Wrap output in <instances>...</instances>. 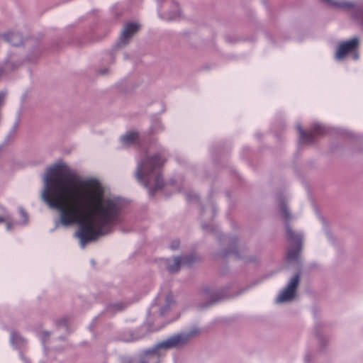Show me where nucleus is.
I'll list each match as a JSON object with an SVG mask.
<instances>
[{"label":"nucleus","mask_w":363,"mask_h":363,"mask_svg":"<svg viewBox=\"0 0 363 363\" xmlns=\"http://www.w3.org/2000/svg\"><path fill=\"white\" fill-rule=\"evenodd\" d=\"M43 181L42 200L57 211L60 225L79 226L77 236L82 248L110 233L123 219L118 198L97 179L75 177L62 162L49 166Z\"/></svg>","instance_id":"obj_1"},{"label":"nucleus","mask_w":363,"mask_h":363,"mask_svg":"<svg viewBox=\"0 0 363 363\" xmlns=\"http://www.w3.org/2000/svg\"><path fill=\"white\" fill-rule=\"evenodd\" d=\"M164 162V160L159 159L158 156L152 158H147L138 164L135 173L138 182L149 189L150 192L160 189L162 187L163 182L157 172V169L160 167Z\"/></svg>","instance_id":"obj_2"},{"label":"nucleus","mask_w":363,"mask_h":363,"mask_svg":"<svg viewBox=\"0 0 363 363\" xmlns=\"http://www.w3.org/2000/svg\"><path fill=\"white\" fill-rule=\"evenodd\" d=\"M358 45L359 40L356 38L340 43L336 51L335 59L340 61L345 57L351 55L354 60H357L359 58V55L357 53Z\"/></svg>","instance_id":"obj_3"},{"label":"nucleus","mask_w":363,"mask_h":363,"mask_svg":"<svg viewBox=\"0 0 363 363\" xmlns=\"http://www.w3.org/2000/svg\"><path fill=\"white\" fill-rule=\"evenodd\" d=\"M158 12L160 16L166 21L176 20L181 15L180 9L174 0H164Z\"/></svg>","instance_id":"obj_4"},{"label":"nucleus","mask_w":363,"mask_h":363,"mask_svg":"<svg viewBox=\"0 0 363 363\" xmlns=\"http://www.w3.org/2000/svg\"><path fill=\"white\" fill-rule=\"evenodd\" d=\"M173 304L172 298L170 296H160L157 298L150 311L149 315L161 316L165 315L172 308Z\"/></svg>","instance_id":"obj_5"},{"label":"nucleus","mask_w":363,"mask_h":363,"mask_svg":"<svg viewBox=\"0 0 363 363\" xmlns=\"http://www.w3.org/2000/svg\"><path fill=\"white\" fill-rule=\"evenodd\" d=\"M188 340V335L185 334H179L174 335L166 340H164L155 346L148 353H156L161 350H167L174 347L184 345Z\"/></svg>","instance_id":"obj_6"},{"label":"nucleus","mask_w":363,"mask_h":363,"mask_svg":"<svg viewBox=\"0 0 363 363\" xmlns=\"http://www.w3.org/2000/svg\"><path fill=\"white\" fill-rule=\"evenodd\" d=\"M299 283V275L296 274L291 279L289 284L284 289L277 298L276 301L281 303L292 301L296 296V290Z\"/></svg>","instance_id":"obj_7"},{"label":"nucleus","mask_w":363,"mask_h":363,"mask_svg":"<svg viewBox=\"0 0 363 363\" xmlns=\"http://www.w3.org/2000/svg\"><path fill=\"white\" fill-rule=\"evenodd\" d=\"M19 216L20 218L14 222L12 220L11 215L8 212H4L2 216H0V223H5L7 230H11L16 225H26L28 223V216L22 208H19Z\"/></svg>","instance_id":"obj_8"},{"label":"nucleus","mask_w":363,"mask_h":363,"mask_svg":"<svg viewBox=\"0 0 363 363\" xmlns=\"http://www.w3.org/2000/svg\"><path fill=\"white\" fill-rule=\"evenodd\" d=\"M140 26L138 23H128L125 26L121 38H120V43L121 45H125L127 43L128 40L137 33L139 30Z\"/></svg>","instance_id":"obj_9"},{"label":"nucleus","mask_w":363,"mask_h":363,"mask_svg":"<svg viewBox=\"0 0 363 363\" xmlns=\"http://www.w3.org/2000/svg\"><path fill=\"white\" fill-rule=\"evenodd\" d=\"M182 264L181 259L178 257L167 260V267L171 273L176 272L179 269Z\"/></svg>","instance_id":"obj_10"},{"label":"nucleus","mask_w":363,"mask_h":363,"mask_svg":"<svg viewBox=\"0 0 363 363\" xmlns=\"http://www.w3.org/2000/svg\"><path fill=\"white\" fill-rule=\"evenodd\" d=\"M138 138V134L135 132H130L121 138V141L124 146L133 144Z\"/></svg>","instance_id":"obj_11"},{"label":"nucleus","mask_w":363,"mask_h":363,"mask_svg":"<svg viewBox=\"0 0 363 363\" xmlns=\"http://www.w3.org/2000/svg\"><path fill=\"white\" fill-rule=\"evenodd\" d=\"M11 343L14 347H18L24 344V339L16 333H12L10 337Z\"/></svg>","instance_id":"obj_12"},{"label":"nucleus","mask_w":363,"mask_h":363,"mask_svg":"<svg viewBox=\"0 0 363 363\" xmlns=\"http://www.w3.org/2000/svg\"><path fill=\"white\" fill-rule=\"evenodd\" d=\"M4 38L6 41L11 43L13 45H18V42L15 40V39H18V40L20 39V36L17 34H7V35H5L4 36Z\"/></svg>","instance_id":"obj_13"},{"label":"nucleus","mask_w":363,"mask_h":363,"mask_svg":"<svg viewBox=\"0 0 363 363\" xmlns=\"http://www.w3.org/2000/svg\"><path fill=\"white\" fill-rule=\"evenodd\" d=\"M287 233H288L289 238L291 240V242L294 241V242H296V243L299 242V240L301 239L300 236L296 237L294 235V233L292 232V230L291 229H289V228H287Z\"/></svg>","instance_id":"obj_14"},{"label":"nucleus","mask_w":363,"mask_h":363,"mask_svg":"<svg viewBox=\"0 0 363 363\" xmlns=\"http://www.w3.org/2000/svg\"><path fill=\"white\" fill-rule=\"evenodd\" d=\"M297 128L298 129L299 134H300V138L302 142H305L306 140V136L307 135L305 133L303 130L301 128L300 125L297 126Z\"/></svg>","instance_id":"obj_15"},{"label":"nucleus","mask_w":363,"mask_h":363,"mask_svg":"<svg viewBox=\"0 0 363 363\" xmlns=\"http://www.w3.org/2000/svg\"><path fill=\"white\" fill-rule=\"evenodd\" d=\"M281 213L284 218H285V219L289 218V214L288 210L285 206H281Z\"/></svg>","instance_id":"obj_16"},{"label":"nucleus","mask_w":363,"mask_h":363,"mask_svg":"<svg viewBox=\"0 0 363 363\" xmlns=\"http://www.w3.org/2000/svg\"><path fill=\"white\" fill-rule=\"evenodd\" d=\"M298 250L296 251H295V252L289 251V253H288L287 258L289 259H290V260H292V259H295L297 257V255H298Z\"/></svg>","instance_id":"obj_17"},{"label":"nucleus","mask_w":363,"mask_h":363,"mask_svg":"<svg viewBox=\"0 0 363 363\" xmlns=\"http://www.w3.org/2000/svg\"><path fill=\"white\" fill-rule=\"evenodd\" d=\"M16 57L13 56L6 62V68L10 69L14 67L13 65V62L16 60Z\"/></svg>","instance_id":"obj_18"},{"label":"nucleus","mask_w":363,"mask_h":363,"mask_svg":"<svg viewBox=\"0 0 363 363\" xmlns=\"http://www.w3.org/2000/svg\"><path fill=\"white\" fill-rule=\"evenodd\" d=\"M123 308V306H113V311H120Z\"/></svg>","instance_id":"obj_19"},{"label":"nucleus","mask_w":363,"mask_h":363,"mask_svg":"<svg viewBox=\"0 0 363 363\" xmlns=\"http://www.w3.org/2000/svg\"><path fill=\"white\" fill-rule=\"evenodd\" d=\"M5 94L4 93H0V106L2 104Z\"/></svg>","instance_id":"obj_20"},{"label":"nucleus","mask_w":363,"mask_h":363,"mask_svg":"<svg viewBox=\"0 0 363 363\" xmlns=\"http://www.w3.org/2000/svg\"><path fill=\"white\" fill-rule=\"evenodd\" d=\"M45 336H48V333H45L44 334Z\"/></svg>","instance_id":"obj_21"}]
</instances>
